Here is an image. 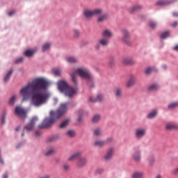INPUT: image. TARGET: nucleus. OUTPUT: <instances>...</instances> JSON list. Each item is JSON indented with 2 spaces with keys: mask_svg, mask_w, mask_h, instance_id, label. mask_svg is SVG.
I'll return each instance as SVG.
<instances>
[{
  "mask_svg": "<svg viewBox=\"0 0 178 178\" xmlns=\"http://www.w3.org/2000/svg\"><path fill=\"white\" fill-rule=\"evenodd\" d=\"M49 82L45 79L38 78L23 87L19 92L22 97V102L24 101H31L30 105L35 108H40L42 105H45L49 99V93L44 92L48 88Z\"/></svg>",
  "mask_w": 178,
  "mask_h": 178,
  "instance_id": "obj_1",
  "label": "nucleus"
},
{
  "mask_svg": "<svg viewBox=\"0 0 178 178\" xmlns=\"http://www.w3.org/2000/svg\"><path fill=\"white\" fill-rule=\"evenodd\" d=\"M68 106L69 103H63L60 104L56 111H51L50 116L44 118L43 122L39 125V129H48V127H51L58 119H60L67 112Z\"/></svg>",
  "mask_w": 178,
  "mask_h": 178,
  "instance_id": "obj_2",
  "label": "nucleus"
},
{
  "mask_svg": "<svg viewBox=\"0 0 178 178\" xmlns=\"http://www.w3.org/2000/svg\"><path fill=\"white\" fill-rule=\"evenodd\" d=\"M77 74H79L81 79L86 80L88 83L93 81L94 80V77L88 69L86 67H79L77 68L75 72L71 74L72 80L74 84H77Z\"/></svg>",
  "mask_w": 178,
  "mask_h": 178,
  "instance_id": "obj_3",
  "label": "nucleus"
},
{
  "mask_svg": "<svg viewBox=\"0 0 178 178\" xmlns=\"http://www.w3.org/2000/svg\"><path fill=\"white\" fill-rule=\"evenodd\" d=\"M58 88L60 92H64L65 97L73 98V95L76 94V90L73 88L69 86L65 80H60L57 83Z\"/></svg>",
  "mask_w": 178,
  "mask_h": 178,
  "instance_id": "obj_4",
  "label": "nucleus"
},
{
  "mask_svg": "<svg viewBox=\"0 0 178 178\" xmlns=\"http://www.w3.org/2000/svg\"><path fill=\"white\" fill-rule=\"evenodd\" d=\"M102 13V9L97 8L95 10H85L83 15L86 19H91L93 16H97Z\"/></svg>",
  "mask_w": 178,
  "mask_h": 178,
  "instance_id": "obj_5",
  "label": "nucleus"
},
{
  "mask_svg": "<svg viewBox=\"0 0 178 178\" xmlns=\"http://www.w3.org/2000/svg\"><path fill=\"white\" fill-rule=\"evenodd\" d=\"M15 112L22 120H24V119L27 118V112L20 106H17L15 107Z\"/></svg>",
  "mask_w": 178,
  "mask_h": 178,
  "instance_id": "obj_6",
  "label": "nucleus"
},
{
  "mask_svg": "<svg viewBox=\"0 0 178 178\" xmlns=\"http://www.w3.org/2000/svg\"><path fill=\"white\" fill-rule=\"evenodd\" d=\"M146 134H147V129L144 128H137L135 130V137L138 140H140V138L145 137Z\"/></svg>",
  "mask_w": 178,
  "mask_h": 178,
  "instance_id": "obj_7",
  "label": "nucleus"
},
{
  "mask_svg": "<svg viewBox=\"0 0 178 178\" xmlns=\"http://www.w3.org/2000/svg\"><path fill=\"white\" fill-rule=\"evenodd\" d=\"M37 120H38V118L37 117H34L33 118H32L28 125L24 127L23 131H31V130L34 129V126L35 125Z\"/></svg>",
  "mask_w": 178,
  "mask_h": 178,
  "instance_id": "obj_8",
  "label": "nucleus"
},
{
  "mask_svg": "<svg viewBox=\"0 0 178 178\" xmlns=\"http://www.w3.org/2000/svg\"><path fill=\"white\" fill-rule=\"evenodd\" d=\"M122 41L124 42V44H127V45H130V33L127 31V30L124 29L122 31Z\"/></svg>",
  "mask_w": 178,
  "mask_h": 178,
  "instance_id": "obj_9",
  "label": "nucleus"
},
{
  "mask_svg": "<svg viewBox=\"0 0 178 178\" xmlns=\"http://www.w3.org/2000/svg\"><path fill=\"white\" fill-rule=\"evenodd\" d=\"M132 159L134 162L138 163L141 161V150H136L132 154Z\"/></svg>",
  "mask_w": 178,
  "mask_h": 178,
  "instance_id": "obj_10",
  "label": "nucleus"
},
{
  "mask_svg": "<svg viewBox=\"0 0 178 178\" xmlns=\"http://www.w3.org/2000/svg\"><path fill=\"white\" fill-rule=\"evenodd\" d=\"M136 81L137 79H136V76L131 75L127 83V87L128 88H131V87L136 84Z\"/></svg>",
  "mask_w": 178,
  "mask_h": 178,
  "instance_id": "obj_11",
  "label": "nucleus"
},
{
  "mask_svg": "<svg viewBox=\"0 0 178 178\" xmlns=\"http://www.w3.org/2000/svg\"><path fill=\"white\" fill-rule=\"evenodd\" d=\"M115 153V149L113 147H111L107 151V153L104 156V159L106 161H109L110 159H112V157L113 156V154Z\"/></svg>",
  "mask_w": 178,
  "mask_h": 178,
  "instance_id": "obj_12",
  "label": "nucleus"
},
{
  "mask_svg": "<svg viewBox=\"0 0 178 178\" xmlns=\"http://www.w3.org/2000/svg\"><path fill=\"white\" fill-rule=\"evenodd\" d=\"M78 168H83L87 165V158L86 157H81L78 159L76 163Z\"/></svg>",
  "mask_w": 178,
  "mask_h": 178,
  "instance_id": "obj_13",
  "label": "nucleus"
},
{
  "mask_svg": "<svg viewBox=\"0 0 178 178\" xmlns=\"http://www.w3.org/2000/svg\"><path fill=\"white\" fill-rule=\"evenodd\" d=\"M147 162L149 168H152L155 165V156L152 154L148 156Z\"/></svg>",
  "mask_w": 178,
  "mask_h": 178,
  "instance_id": "obj_14",
  "label": "nucleus"
},
{
  "mask_svg": "<svg viewBox=\"0 0 178 178\" xmlns=\"http://www.w3.org/2000/svg\"><path fill=\"white\" fill-rule=\"evenodd\" d=\"M102 35L103 38H107L109 40H111V38H112L113 33H112V31H111V30L106 29L103 31Z\"/></svg>",
  "mask_w": 178,
  "mask_h": 178,
  "instance_id": "obj_15",
  "label": "nucleus"
},
{
  "mask_svg": "<svg viewBox=\"0 0 178 178\" xmlns=\"http://www.w3.org/2000/svg\"><path fill=\"white\" fill-rule=\"evenodd\" d=\"M103 99H104V95L99 94V95H97V98L94 97H90L89 101H90V102L95 103L97 101L101 102V101H103Z\"/></svg>",
  "mask_w": 178,
  "mask_h": 178,
  "instance_id": "obj_16",
  "label": "nucleus"
},
{
  "mask_svg": "<svg viewBox=\"0 0 178 178\" xmlns=\"http://www.w3.org/2000/svg\"><path fill=\"white\" fill-rule=\"evenodd\" d=\"M99 44L102 45V47H108V45H109V40L108 38H102L99 40Z\"/></svg>",
  "mask_w": 178,
  "mask_h": 178,
  "instance_id": "obj_17",
  "label": "nucleus"
},
{
  "mask_svg": "<svg viewBox=\"0 0 178 178\" xmlns=\"http://www.w3.org/2000/svg\"><path fill=\"white\" fill-rule=\"evenodd\" d=\"M122 63L124 65H134L136 61H134L131 58H124L122 60Z\"/></svg>",
  "mask_w": 178,
  "mask_h": 178,
  "instance_id": "obj_18",
  "label": "nucleus"
},
{
  "mask_svg": "<svg viewBox=\"0 0 178 178\" xmlns=\"http://www.w3.org/2000/svg\"><path fill=\"white\" fill-rule=\"evenodd\" d=\"M81 156V152H76L74 154H72L71 156L69 157L68 161H75V159H79Z\"/></svg>",
  "mask_w": 178,
  "mask_h": 178,
  "instance_id": "obj_19",
  "label": "nucleus"
},
{
  "mask_svg": "<svg viewBox=\"0 0 178 178\" xmlns=\"http://www.w3.org/2000/svg\"><path fill=\"white\" fill-rule=\"evenodd\" d=\"M13 73V70H10L7 72V74H6V76L3 78L4 83H8V81L10 80V77H11Z\"/></svg>",
  "mask_w": 178,
  "mask_h": 178,
  "instance_id": "obj_20",
  "label": "nucleus"
},
{
  "mask_svg": "<svg viewBox=\"0 0 178 178\" xmlns=\"http://www.w3.org/2000/svg\"><path fill=\"white\" fill-rule=\"evenodd\" d=\"M115 95L116 98H118V99H120V98H122V88H116L115 90Z\"/></svg>",
  "mask_w": 178,
  "mask_h": 178,
  "instance_id": "obj_21",
  "label": "nucleus"
},
{
  "mask_svg": "<svg viewBox=\"0 0 178 178\" xmlns=\"http://www.w3.org/2000/svg\"><path fill=\"white\" fill-rule=\"evenodd\" d=\"M166 130H177L178 127L174 124L168 123L165 126Z\"/></svg>",
  "mask_w": 178,
  "mask_h": 178,
  "instance_id": "obj_22",
  "label": "nucleus"
},
{
  "mask_svg": "<svg viewBox=\"0 0 178 178\" xmlns=\"http://www.w3.org/2000/svg\"><path fill=\"white\" fill-rule=\"evenodd\" d=\"M156 115H158V111L156 110H153L152 112H150L147 115V118L148 119H154V118H155V116H156Z\"/></svg>",
  "mask_w": 178,
  "mask_h": 178,
  "instance_id": "obj_23",
  "label": "nucleus"
},
{
  "mask_svg": "<svg viewBox=\"0 0 178 178\" xmlns=\"http://www.w3.org/2000/svg\"><path fill=\"white\" fill-rule=\"evenodd\" d=\"M144 177V173L141 172H136L132 175V178H143Z\"/></svg>",
  "mask_w": 178,
  "mask_h": 178,
  "instance_id": "obj_24",
  "label": "nucleus"
},
{
  "mask_svg": "<svg viewBox=\"0 0 178 178\" xmlns=\"http://www.w3.org/2000/svg\"><path fill=\"white\" fill-rule=\"evenodd\" d=\"M94 136H96L97 137H99L101 134H102V129L101 128H96L93 131Z\"/></svg>",
  "mask_w": 178,
  "mask_h": 178,
  "instance_id": "obj_25",
  "label": "nucleus"
},
{
  "mask_svg": "<svg viewBox=\"0 0 178 178\" xmlns=\"http://www.w3.org/2000/svg\"><path fill=\"white\" fill-rule=\"evenodd\" d=\"M78 59L76 57H73V56H70V57H68L67 58V61L69 63H76V62H78Z\"/></svg>",
  "mask_w": 178,
  "mask_h": 178,
  "instance_id": "obj_26",
  "label": "nucleus"
},
{
  "mask_svg": "<svg viewBox=\"0 0 178 178\" xmlns=\"http://www.w3.org/2000/svg\"><path fill=\"white\" fill-rule=\"evenodd\" d=\"M104 145H105V141L104 140H96L94 143L95 147H104Z\"/></svg>",
  "mask_w": 178,
  "mask_h": 178,
  "instance_id": "obj_27",
  "label": "nucleus"
},
{
  "mask_svg": "<svg viewBox=\"0 0 178 178\" xmlns=\"http://www.w3.org/2000/svg\"><path fill=\"white\" fill-rule=\"evenodd\" d=\"M106 19H108V15L104 14L97 19V22L99 23H102V22H105V20H106Z\"/></svg>",
  "mask_w": 178,
  "mask_h": 178,
  "instance_id": "obj_28",
  "label": "nucleus"
},
{
  "mask_svg": "<svg viewBox=\"0 0 178 178\" xmlns=\"http://www.w3.org/2000/svg\"><path fill=\"white\" fill-rule=\"evenodd\" d=\"M35 51L34 50H26L24 52L25 56H27L28 58H30V56H33Z\"/></svg>",
  "mask_w": 178,
  "mask_h": 178,
  "instance_id": "obj_29",
  "label": "nucleus"
},
{
  "mask_svg": "<svg viewBox=\"0 0 178 178\" xmlns=\"http://www.w3.org/2000/svg\"><path fill=\"white\" fill-rule=\"evenodd\" d=\"M55 154V149L54 147L50 148L45 154L46 156H52Z\"/></svg>",
  "mask_w": 178,
  "mask_h": 178,
  "instance_id": "obj_30",
  "label": "nucleus"
},
{
  "mask_svg": "<svg viewBox=\"0 0 178 178\" xmlns=\"http://www.w3.org/2000/svg\"><path fill=\"white\" fill-rule=\"evenodd\" d=\"M67 137L73 138V137L76 136V131H74V130H69L68 131H67Z\"/></svg>",
  "mask_w": 178,
  "mask_h": 178,
  "instance_id": "obj_31",
  "label": "nucleus"
},
{
  "mask_svg": "<svg viewBox=\"0 0 178 178\" xmlns=\"http://www.w3.org/2000/svg\"><path fill=\"white\" fill-rule=\"evenodd\" d=\"M158 88H159V86H158L156 83H154L149 87V91H156V90H158Z\"/></svg>",
  "mask_w": 178,
  "mask_h": 178,
  "instance_id": "obj_32",
  "label": "nucleus"
},
{
  "mask_svg": "<svg viewBox=\"0 0 178 178\" xmlns=\"http://www.w3.org/2000/svg\"><path fill=\"white\" fill-rule=\"evenodd\" d=\"M155 70H156L155 67H147L145 70V74H151V73H152V72H155Z\"/></svg>",
  "mask_w": 178,
  "mask_h": 178,
  "instance_id": "obj_33",
  "label": "nucleus"
},
{
  "mask_svg": "<svg viewBox=\"0 0 178 178\" xmlns=\"http://www.w3.org/2000/svg\"><path fill=\"white\" fill-rule=\"evenodd\" d=\"M156 5L157 6H165V5H168V2H166V1L160 0L156 2Z\"/></svg>",
  "mask_w": 178,
  "mask_h": 178,
  "instance_id": "obj_34",
  "label": "nucleus"
},
{
  "mask_svg": "<svg viewBox=\"0 0 178 178\" xmlns=\"http://www.w3.org/2000/svg\"><path fill=\"white\" fill-rule=\"evenodd\" d=\"M51 47V43H45L42 46V52H45V51H48L49 48Z\"/></svg>",
  "mask_w": 178,
  "mask_h": 178,
  "instance_id": "obj_35",
  "label": "nucleus"
},
{
  "mask_svg": "<svg viewBox=\"0 0 178 178\" xmlns=\"http://www.w3.org/2000/svg\"><path fill=\"white\" fill-rule=\"evenodd\" d=\"M69 124V120H65L60 124V129H65Z\"/></svg>",
  "mask_w": 178,
  "mask_h": 178,
  "instance_id": "obj_36",
  "label": "nucleus"
},
{
  "mask_svg": "<svg viewBox=\"0 0 178 178\" xmlns=\"http://www.w3.org/2000/svg\"><path fill=\"white\" fill-rule=\"evenodd\" d=\"M99 120H101V115H96L92 118L93 123H97V122H99Z\"/></svg>",
  "mask_w": 178,
  "mask_h": 178,
  "instance_id": "obj_37",
  "label": "nucleus"
},
{
  "mask_svg": "<svg viewBox=\"0 0 178 178\" xmlns=\"http://www.w3.org/2000/svg\"><path fill=\"white\" fill-rule=\"evenodd\" d=\"M141 6H135L131 8V12H137L138 10H140L141 9Z\"/></svg>",
  "mask_w": 178,
  "mask_h": 178,
  "instance_id": "obj_38",
  "label": "nucleus"
},
{
  "mask_svg": "<svg viewBox=\"0 0 178 178\" xmlns=\"http://www.w3.org/2000/svg\"><path fill=\"white\" fill-rule=\"evenodd\" d=\"M178 102L172 103L168 105V109H175V108H177Z\"/></svg>",
  "mask_w": 178,
  "mask_h": 178,
  "instance_id": "obj_39",
  "label": "nucleus"
},
{
  "mask_svg": "<svg viewBox=\"0 0 178 178\" xmlns=\"http://www.w3.org/2000/svg\"><path fill=\"white\" fill-rule=\"evenodd\" d=\"M168 37H169V31L163 32L161 35L162 40H165V38H168Z\"/></svg>",
  "mask_w": 178,
  "mask_h": 178,
  "instance_id": "obj_40",
  "label": "nucleus"
},
{
  "mask_svg": "<svg viewBox=\"0 0 178 178\" xmlns=\"http://www.w3.org/2000/svg\"><path fill=\"white\" fill-rule=\"evenodd\" d=\"M16 101V96H13L10 100H9V105H13L15 104V102Z\"/></svg>",
  "mask_w": 178,
  "mask_h": 178,
  "instance_id": "obj_41",
  "label": "nucleus"
},
{
  "mask_svg": "<svg viewBox=\"0 0 178 178\" xmlns=\"http://www.w3.org/2000/svg\"><path fill=\"white\" fill-rule=\"evenodd\" d=\"M149 26L150 29H155V27H156V23H155L154 21H150L149 22Z\"/></svg>",
  "mask_w": 178,
  "mask_h": 178,
  "instance_id": "obj_42",
  "label": "nucleus"
},
{
  "mask_svg": "<svg viewBox=\"0 0 178 178\" xmlns=\"http://www.w3.org/2000/svg\"><path fill=\"white\" fill-rule=\"evenodd\" d=\"M74 38H79L80 37V31L79 30H74Z\"/></svg>",
  "mask_w": 178,
  "mask_h": 178,
  "instance_id": "obj_43",
  "label": "nucleus"
},
{
  "mask_svg": "<svg viewBox=\"0 0 178 178\" xmlns=\"http://www.w3.org/2000/svg\"><path fill=\"white\" fill-rule=\"evenodd\" d=\"M172 175L175 176H178V167L175 168L172 171Z\"/></svg>",
  "mask_w": 178,
  "mask_h": 178,
  "instance_id": "obj_44",
  "label": "nucleus"
},
{
  "mask_svg": "<svg viewBox=\"0 0 178 178\" xmlns=\"http://www.w3.org/2000/svg\"><path fill=\"white\" fill-rule=\"evenodd\" d=\"M6 119V115L5 113H3L2 115H1V123L3 124H5V120Z\"/></svg>",
  "mask_w": 178,
  "mask_h": 178,
  "instance_id": "obj_45",
  "label": "nucleus"
},
{
  "mask_svg": "<svg viewBox=\"0 0 178 178\" xmlns=\"http://www.w3.org/2000/svg\"><path fill=\"white\" fill-rule=\"evenodd\" d=\"M54 76H60V70H54Z\"/></svg>",
  "mask_w": 178,
  "mask_h": 178,
  "instance_id": "obj_46",
  "label": "nucleus"
},
{
  "mask_svg": "<svg viewBox=\"0 0 178 178\" xmlns=\"http://www.w3.org/2000/svg\"><path fill=\"white\" fill-rule=\"evenodd\" d=\"M23 60H24L23 57H20L17 60H15V63H22V62H23Z\"/></svg>",
  "mask_w": 178,
  "mask_h": 178,
  "instance_id": "obj_47",
  "label": "nucleus"
},
{
  "mask_svg": "<svg viewBox=\"0 0 178 178\" xmlns=\"http://www.w3.org/2000/svg\"><path fill=\"white\" fill-rule=\"evenodd\" d=\"M56 139H57L56 136H51L48 139V141H55V140Z\"/></svg>",
  "mask_w": 178,
  "mask_h": 178,
  "instance_id": "obj_48",
  "label": "nucleus"
},
{
  "mask_svg": "<svg viewBox=\"0 0 178 178\" xmlns=\"http://www.w3.org/2000/svg\"><path fill=\"white\" fill-rule=\"evenodd\" d=\"M99 48H101V44L99 43H97L95 46V49H96L97 51H98V49H99Z\"/></svg>",
  "mask_w": 178,
  "mask_h": 178,
  "instance_id": "obj_49",
  "label": "nucleus"
},
{
  "mask_svg": "<svg viewBox=\"0 0 178 178\" xmlns=\"http://www.w3.org/2000/svg\"><path fill=\"white\" fill-rule=\"evenodd\" d=\"M177 26H178L177 22H175L172 24H171V27H177Z\"/></svg>",
  "mask_w": 178,
  "mask_h": 178,
  "instance_id": "obj_50",
  "label": "nucleus"
},
{
  "mask_svg": "<svg viewBox=\"0 0 178 178\" xmlns=\"http://www.w3.org/2000/svg\"><path fill=\"white\" fill-rule=\"evenodd\" d=\"M110 65H115V58H111L110 60Z\"/></svg>",
  "mask_w": 178,
  "mask_h": 178,
  "instance_id": "obj_51",
  "label": "nucleus"
},
{
  "mask_svg": "<svg viewBox=\"0 0 178 178\" xmlns=\"http://www.w3.org/2000/svg\"><path fill=\"white\" fill-rule=\"evenodd\" d=\"M35 136L36 137H40V136H41V132H40V131H37L35 132Z\"/></svg>",
  "mask_w": 178,
  "mask_h": 178,
  "instance_id": "obj_52",
  "label": "nucleus"
},
{
  "mask_svg": "<svg viewBox=\"0 0 178 178\" xmlns=\"http://www.w3.org/2000/svg\"><path fill=\"white\" fill-rule=\"evenodd\" d=\"M15 10H12V11L8 13V15L12 16V15H15Z\"/></svg>",
  "mask_w": 178,
  "mask_h": 178,
  "instance_id": "obj_53",
  "label": "nucleus"
},
{
  "mask_svg": "<svg viewBox=\"0 0 178 178\" xmlns=\"http://www.w3.org/2000/svg\"><path fill=\"white\" fill-rule=\"evenodd\" d=\"M63 169H65V170H67V169H69V165H67V164L64 165Z\"/></svg>",
  "mask_w": 178,
  "mask_h": 178,
  "instance_id": "obj_54",
  "label": "nucleus"
},
{
  "mask_svg": "<svg viewBox=\"0 0 178 178\" xmlns=\"http://www.w3.org/2000/svg\"><path fill=\"white\" fill-rule=\"evenodd\" d=\"M112 141H113V138H109L108 139H107V143H112Z\"/></svg>",
  "mask_w": 178,
  "mask_h": 178,
  "instance_id": "obj_55",
  "label": "nucleus"
},
{
  "mask_svg": "<svg viewBox=\"0 0 178 178\" xmlns=\"http://www.w3.org/2000/svg\"><path fill=\"white\" fill-rule=\"evenodd\" d=\"M173 16L178 17V13H173Z\"/></svg>",
  "mask_w": 178,
  "mask_h": 178,
  "instance_id": "obj_56",
  "label": "nucleus"
},
{
  "mask_svg": "<svg viewBox=\"0 0 178 178\" xmlns=\"http://www.w3.org/2000/svg\"><path fill=\"white\" fill-rule=\"evenodd\" d=\"M154 178H162V175H157Z\"/></svg>",
  "mask_w": 178,
  "mask_h": 178,
  "instance_id": "obj_57",
  "label": "nucleus"
},
{
  "mask_svg": "<svg viewBox=\"0 0 178 178\" xmlns=\"http://www.w3.org/2000/svg\"><path fill=\"white\" fill-rule=\"evenodd\" d=\"M3 178H8V174H7V173H5V174L3 175Z\"/></svg>",
  "mask_w": 178,
  "mask_h": 178,
  "instance_id": "obj_58",
  "label": "nucleus"
},
{
  "mask_svg": "<svg viewBox=\"0 0 178 178\" xmlns=\"http://www.w3.org/2000/svg\"><path fill=\"white\" fill-rule=\"evenodd\" d=\"M174 51H178V45H176V46L174 47Z\"/></svg>",
  "mask_w": 178,
  "mask_h": 178,
  "instance_id": "obj_59",
  "label": "nucleus"
},
{
  "mask_svg": "<svg viewBox=\"0 0 178 178\" xmlns=\"http://www.w3.org/2000/svg\"><path fill=\"white\" fill-rule=\"evenodd\" d=\"M82 113H83V110H80V111H79V116H80L81 115H82Z\"/></svg>",
  "mask_w": 178,
  "mask_h": 178,
  "instance_id": "obj_60",
  "label": "nucleus"
},
{
  "mask_svg": "<svg viewBox=\"0 0 178 178\" xmlns=\"http://www.w3.org/2000/svg\"><path fill=\"white\" fill-rule=\"evenodd\" d=\"M19 130H20V127H17V128L15 129V131H19Z\"/></svg>",
  "mask_w": 178,
  "mask_h": 178,
  "instance_id": "obj_61",
  "label": "nucleus"
},
{
  "mask_svg": "<svg viewBox=\"0 0 178 178\" xmlns=\"http://www.w3.org/2000/svg\"><path fill=\"white\" fill-rule=\"evenodd\" d=\"M78 122H81V117H79V118H78Z\"/></svg>",
  "mask_w": 178,
  "mask_h": 178,
  "instance_id": "obj_62",
  "label": "nucleus"
},
{
  "mask_svg": "<svg viewBox=\"0 0 178 178\" xmlns=\"http://www.w3.org/2000/svg\"><path fill=\"white\" fill-rule=\"evenodd\" d=\"M163 69H166V65H163Z\"/></svg>",
  "mask_w": 178,
  "mask_h": 178,
  "instance_id": "obj_63",
  "label": "nucleus"
},
{
  "mask_svg": "<svg viewBox=\"0 0 178 178\" xmlns=\"http://www.w3.org/2000/svg\"><path fill=\"white\" fill-rule=\"evenodd\" d=\"M22 137H24V133L22 134Z\"/></svg>",
  "mask_w": 178,
  "mask_h": 178,
  "instance_id": "obj_64",
  "label": "nucleus"
}]
</instances>
